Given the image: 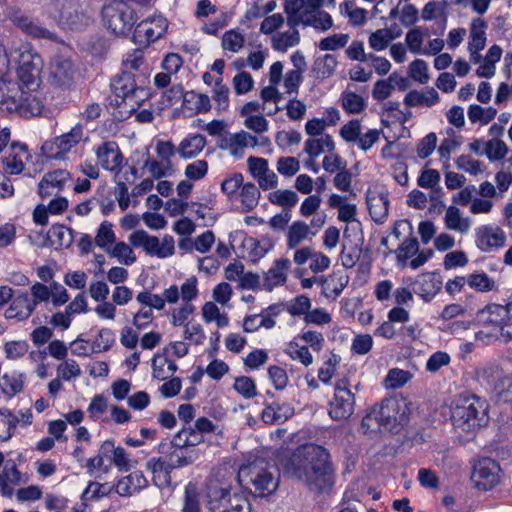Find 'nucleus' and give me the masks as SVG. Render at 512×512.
Returning a JSON list of instances; mask_svg holds the SVG:
<instances>
[{
    "mask_svg": "<svg viewBox=\"0 0 512 512\" xmlns=\"http://www.w3.org/2000/svg\"><path fill=\"white\" fill-rule=\"evenodd\" d=\"M16 64L10 66L6 49L0 46V110L23 117L38 116L44 105L39 97L44 62L41 55L28 43L10 48Z\"/></svg>",
    "mask_w": 512,
    "mask_h": 512,
    "instance_id": "obj_1",
    "label": "nucleus"
},
{
    "mask_svg": "<svg viewBox=\"0 0 512 512\" xmlns=\"http://www.w3.org/2000/svg\"><path fill=\"white\" fill-rule=\"evenodd\" d=\"M284 472L304 484L309 490L321 492L333 484V470L329 453L321 446L304 444L289 457L281 460Z\"/></svg>",
    "mask_w": 512,
    "mask_h": 512,
    "instance_id": "obj_2",
    "label": "nucleus"
},
{
    "mask_svg": "<svg viewBox=\"0 0 512 512\" xmlns=\"http://www.w3.org/2000/svg\"><path fill=\"white\" fill-rule=\"evenodd\" d=\"M237 478L241 485H251L253 492L261 497L273 494L280 482L277 468L260 458L242 465Z\"/></svg>",
    "mask_w": 512,
    "mask_h": 512,
    "instance_id": "obj_3",
    "label": "nucleus"
},
{
    "mask_svg": "<svg viewBox=\"0 0 512 512\" xmlns=\"http://www.w3.org/2000/svg\"><path fill=\"white\" fill-rule=\"evenodd\" d=\"M206 507L210 512H250L246 497L231 493L230 484L217 478H210L204 486Z\"/></svg>",
    "mask_w": 512,
    "mask_h": 512,
    "instance_id": "obj_4",
    "label": "nucleus"
},
{
    "mask_svg": "<svg viewBox=\"0 0 512 512\" xmlns=\"http://www.w3.org/2000/svg\"><path fill=\"white\" fill-rule=\"evenodd\" d=\"M453 424L464 432H473L487 420V403L476 395L461 396L452 412Z\"/></svg>",
    "mask_w": 512,
    "mask_h": 512,
    "instance_id": "obj_5",
    "label": "nucleus"
},
{
    "mask_svg": "<svg viewBox=\"0 0 512 512\" xmlns=\"http://www.w3.org/2000/svg\"><path fill=\"white\" fill-rule=\"evenodd\" d=\"M325 345V338L316 330H303L284 346L283 352L292 361L309 367L314 363L313 352H320Z\"/></svg>",
    "mask_w": 512,
    "mask_h": 512,
    "instance_id": "obj_6",
    "label": "nucleus"
},
{
    "mask_svg": "<svg viewBox=\"0 0 512 512\" xmlns=\"http://www.w3.org/2000/svg\"><path fill=\"white\" fill-rule=\"evenodd\" d=\"M302 0H284L283 10L292 24L310 27L318 33H326L334 27V19L325 10L309 6L302 14H296L302 5Z\"/></svg>",
    "mask_w": 512,
    "mask_h": 512,
    "instance_id": "obj_7",
    "label": "nucleus"
},
{
    "mask_svg": "<svg viewBox=\"0 0 512 512\" xmlns=\"http://www.w3.org/2000/svg\"><path fill=\"white\" fill-rule=\"evenodd\" d=\"M512 317V301L506 305L496 303L488 304L476 314V323L488 331L480 330L475 338L483 343L498 339V330L505 321Z\"/></svg>",
    "mask_w": 512,
    "mask_h": 512,
    "instance_id": "obj_8",
    "label": "nucleus"
},
{
    "mask_svg": "<svg viewBox=\"0 0 512 512\" xmlns=\"http://www.w3.org/2000/svg\"><path fill=\"white\" fill-rule=\"evenodd\" d=\"M47 10L63 29L69 31H81L92 23L91 16L71 0H57Z\"/></svg>",
    "mask_w": 512,
    "mask_h": 512,
    "instance_id": "obj_9",
    "label": "nucleus"
},
{
    "mask_svg": "<svg viewBox=\"0 0 512 512\" xmlns=\"http://www.w3.org/2000/svg\"><path fill=\"white\" fill-rule=\"evenodd\" d=\"M128 241L133 247L141 248L150 257L167 259L175 254V240L168 234L158 237L140 229L132 232L128 236Z\"/></svg>",
    "mask_w": 512,
    "mask_h": 512,
    "instance_id": "obj_10",
    "label": "nucleus"
},
{
    "mask_svg": "<svg viewBox=\"0 0 512 512\" xmlns=\"http://www.w3.org/2000/svg\"><path fill=\"white\" fill-rule=\"evenodd\" d=\"M199 282L196 276L187 277L179 286L178 302L181 305L173 308L169 314V322L173 327H183L188 324V319L195 312V306L192 304L200 295Z\"/></svg>",
    "mask_w": 512,
    "mask_h": 512,
    "instance_id": "obj_11",
    "label": "nucleus"
},
{
    "mask_svg": "<svg viewBox=\"0 0 512 512\" xmlns=\"http://www.w3.org/2000/svg\"><path fill=\"white\" fill-rule=\"evenodd\" d=\"M104 26L117 36L128 34L135 22L132 8L122 0L106 4L102 9Z\"/></svg>",
    "mask_w": 512,
    "mask_h": 512,
    "instance_id": "obj_12",
    "label": "nucleus"
},
{
    "mask_svg": "<svg viewBox=\"0 0 512 512\" xmlns=\"http://www.w3.org/2000/svg\"><path fill=\"white\" fill-rule=\"evenodd\" d=\"M88 140L84 128L76 124L70 131L45 141L41 147L42 153L51 160H66L67 155L81 142Z\"/></svg>",
    "mask_w": 512,
    "mask_h": 512,
    "instance_id": "obj_13",
    "label": "nucleus"
},
{
    "mask_svg": "<svg viewBox=\"0 0 512 512\" xmlns=\"http://www.w3.org/2000/svg\"><path fill=\"white\" fill-rule=\"evenodd\" d=\"M112 89L117 98L125 102L131 110L139 107L149 97L148 90L142 82H137L135 74L124 71L112 82Z\"/></svg>",
    "mask_w": 512,
    "mask_h": 512,
    "instance_id": "obj_14",
    "label": "nucleus"
},
{
    "mask_svg": "<svg viewBox=\"0 0 512 512\" xmlns=\"http://www.w3.org/2000/svg\"><path fill=\"white\" fill-rule=\"evenodd\" d=\"M409 413V403L406 399H386L376 411L378 425L389 431H395L407 420Z\"/></svg>",
    "mask_w": 512,
    "mask_h": 512,
    "instance_id": "obj_15",
    "label": "nucleus"
},
{
    "mask_svg": "<svg viewBox=\"0 0 512 512\" xmlns=\"http://www.w3.org/2000/svg\"><path fill=\"white\" fill-rule=\"evenodd\" d=\"M382 133L380 129H368L363 132L359 119L349 120L339 130V136L345 142L355 144L362 152L369 151L380 140Z\"/></svg>",
    "mask_w": 512,
    "mask_h": 512,
    "instance_id": "obj_16",
    "label": "nucleus"
},
{
    "mask_svg": "<svg viewBox=\"0 0 512 512\" xmlns=\"http://www.w3.org/2000/svg\"><path fill=\"white\" fill-rule=\"evenodd\" d=\"M395 254L398 267L416 270L431 259L434 252L431 249L420 250L416 238H406L398 246Z\"/></svg>",
    "mask_w": 512,
    "mask_h": 512,
    "instance_id": "obj_17",
    "label": "nucleus"
},
{
    "mask_svg": "<svg viewBox=\"0 0 512 512\" xmlns=\"http://www.w3.org/2000/svg\"><path fill=\"white\" fill-rule=\"evenodd\" d=\"M355 397L349 388L347 379L336 381L334 396L329 403V415L334 420H346L354 412Z\"/></svg>",
    "mask_w": 512,
    "mask_h": 512,
    "instance_id": "obj_18",
    "label": "nucleus"
},
{
    "mask_svg": "<svg viewBox=\"0 0 512 512\" xmlns=\"http://www.w3.org/2000/svg\"><path fill=\"white\" fill-rule=\"evenodd\" d=\"M506 240L505 231L496 224H484L475 229L476 246L484 253L499 250L505 246Z\"/></svg>",
    "mask_w": 512,
    "mask_h": 512,
    "instance_id": "obj_19",
    "label": "nucleus"
},
{
    "mask_svg": "<svg viewBox=\"0 0 512 512\" xmlns=\"http://www.w3.org/2000/svg\"><path fill=\"white\" fill-rule=\"evenodd\" d=\"M259 145L258 138L245 130L236 133H228L221 137L218 147L226 151L231 157L241 159L246 148H254Z\"/></svg>",
    "mask_w": 512,
    "mask_h": 512,
    "instance_id": "obj_20",
    "label": "nucleus"
},
{
    "mask_svg": "<svg viewBox=\"0 0 512 512\" xmlns=\"http://www.w3.org/2000/svg\"><path fill=\"white\" fill-rule=\"evenodd\" d=\"M472 479L479 489H491L499 482L500 467L491 458L480 459L474 466Z\"/></svg>",
    "mask_w": 512,
    "mask_h": 512,
    "instance_id": "obj_21",
    "label": "nucleus"
},
{
    "mask_svg": "<svg viewBox=\"0 0 512 512\" xmlns=\"http://www.w3.org/2000/svg\"><path fill=\"white\" fill-rule=\"evenodd\" d=\"M247 167L250 175L257 181L261 189L270 190L277 187L278 176L270 169L268 160L250 156L247 159Z\"/></svg>",
    "mask_w": 512,
    "mask_h": 512,
    "instance_id": "obj_22",
    "label": "nucleus"
},
{
    "mask_svg": "<svg viewBox=\"0 0 512 512\" xmlns=\"http://www.w3.org/2000/svg\"><path fill=\"white\" fill-rule=\"evenodd\" d=\"M75 72L71 59L62 55L55 56L49 64V81L52 85L67 87L73 82Z\"/></svg>",
    "mask_w": 512,
    "mask_h": 512,
    "instance_id": "obj_23",
    "label": "nucleus"
},
{
    "mask_svg": "<svg viewBox=\"0 0 512 512\" xmlns=\"http://www.w3.org/2000/svg\"><path fill=\"white\" fill-rule=\"evenodd\" d=\"M178 290L179 286L172 284L166 287L161 295L153 294L148 291H142L137 294L136 300L149 309L161 311L165 308L166 304L175 305L178 303Z\"/></svg>",
    "mask_w": 512,
    "mask_h": 512,
    "instance_id": "obj_24",
    "label": "nucleus"
},
{
    "mask_svg": "<svg viewBox=\"0 0 512 512\" xmlns=\"http://www.w3.org/2000/svg\"><path fill=\"white\" fill-rule=\"evenodd\" d=\"M366 203L371 218L377 224H383L388 218L389 198L384 189H369L366 195Z\"/></svg>",
    "mask_w": 512,
    "mask_h": 512,
    "instance_id": "obj_25",
    "label": "nucleus"
},
{
    "mask_svg": "<svg viewBox=\"0 0 512 512\" xmlns=\"http://www.w3.org/2000/svg\"><path fill=\"white\" fill-rule=\"evenodd\" d=\"M486 30L487 23L481 19L476 18L471 21L468 41V51L470 60L473 63L480 62L482 51L486 46Z\"/></svg>",
    "mask_w": 512,
    "mask_h": 512,
    "instance_id": "obj_26",
    "label": "nucleus"
},
{
    "mask_svg": "<svg viewBox=\"0 0 512 512\" xmlns=\"http://www.w3.org/2000/svg\"><path fill=\"white\" fill-rule=\"evenodd\" d=\"M31 159L27 147L24 144H12L3 157L4 169L11 175L20 174Z\"/></svg>",
    "mask_w": 512,
    "mask_h": 512,
    "instance_id": "obj_27",
    "label": "nucleus"
},
{
    "mask_svg": "<svg viewBox=\"0 0 512 512\" xmlns=\"http://www.w3.org/2000/svg\"><path fill=\"white\" fill-rule=\"evenodd\" d=\"M70 178V173L63 169L47 172L38 183L39 195L47 198L58 193L63 190Z\"/></svg>",
    "mask_w": 512,
    "mask_h": 512,
    "instance_id": "obj_28",
    "label": "nucleus"
},
{
    "mask_svg": "<svg viewBox=\"0 0 512 512\" xmlns=\"http://www.w3.org/2000/svg\"><path fill=\"white\" fill-rule=\"evenodd\" d=\"M291 261L287 258L276 259L268 271L264 274L262 287L271 292L274 288L286 283Z\"/></svg>",
    "mask_w": 512,
    "mask_h": 512,
    "instance_id": "obj_29",
    "label": "nucleus"
},
{
    "mask_svg": "<svg viewBox=\"0 0 512 512\" xmlns=\"http://www.w3.org/2000/svg\"><path fill=\"white\" fill-rule=\"evenodd\" d=\"M95 153L98 163L103 169L114 172L121 168L123 158L116 142L102 143L95 149Z\"/></svg>",
    "mask_w": 512,
    "mask_h": 512,
    "instance_id": "obj_30",
    "label": "nucleus"
},
{
    "mask_svg": "<svg viewBox=\"0 0 512 512\" xmlns=\"http://www.w3.org/2000/svg\"><path fill=\"white\" fill-rule=\"evenodd\" d=\"M27 481V475L17 469L14 461H7L0 471V490L4 496L10 497L17 486Z\"/></svg>",
    "mask_w": 512,
    "mask_h": 512,
    "instance_id": "obj_31",
    "label": "nucleus"
},
{
    "mask_svg": "<svg viewBox=\"0 0 512 512\" xmlns=\"http://www.w3.org/2000/svg\"><path fill=\"white\" fill-rule=\"evenodd\" d=\"M442 281L434 272L418 275L413 282V291L424 301H430L441 289Z\"/></svg>",
    "mask_w": 512,
    "mask_h": 512,
    "instance_id": "obj_32",
    "label": "nucleus"
},
{
    "mask_svg": "<svg viewBox=\"0 0 512 512\" xmlns=\"http://www.w3.org/2000/svg\"><path fill=\"white\" fill-rule=\"evenodd\" d=\"M167 28V20L161 15H156L138 24L136 36L144 37L147 42H155L165 34Z\"/></svg>",
    "mask_w": 512,
    "mask_h": 512,
    "instance_id": "obj_33",
    "label": "nucleus"
},
{
    "mask_svg": "<svg viewBox=\"0 0 512 512\" xmlns=\"http://www.w3.org/2000/svg\"><path fill=\"white\" fill-rule=\"evenodd\" d=\"M288 29L285 31H278L271 37V47L273 50L285 53L288 49L297 46L301 41L300 32L298 30L299 24H292L287 19Z\"/></svg>",
    "mask_w": 512,
    "mask_h": 512,
    "instance_id": "obj_34",
    "label": "nucleus"
},
{
    "mask_svg": "<svg viewBox=\"0 0 512 512\" xmlns=\"http://www.w3.org/2000/svg\"><path fill=\"white\" fill-rule=\"evenodd\" d=\"M444 227L461 235H467L472 227V221L455 205H450L443 217Z\"/></svg>",
    "mask_w": 512,
    "mask_h": 512,
    "instance_id": "obj_35",
    "label": "nucleus"
},
{
    "mask_svg": "<svg viewBox=\"0 0 512 512\" xmlns=\"http://www.w3.org/2000/svg\"><path fill=\"white\" fill-rule=\"evenodd\" d=\"M207 145L205 136L198 133L188 134L177 146V154L183 160L195 159Z\"/></svg>",
    "mask_w": 512,
    "mask_h": 512,
    "instance_id": "obj_36",
    "label": "nucleus"
},
{
    "mask_svg": "<svg viewBox=\"0 0 512 512\" xmlns=\"http://www.w3.org/2000/svg\"><path fill=\"white\" fill-rule=\"evenodd\" d=\"M148 480L141 471L132 473L120 478L116 485V493L122 497H130L146 488Z\"/></svg>",
    "mask_w": 512,
    "mask_h": 512,
    "instance_id": "obj_37",
    "label": "nucleus"
},
{
    "mask_svg": "<svg viewBox=\"0 0 512 512\" xmlns=\"http://www.w3.org/2000/svg\"><path fill=\"white\" fill-rule=\"evenodd\" d=\"M36 310L30 296L27 292H22L17 295L11 302L10 306L5 311V316L8 319L26 320Z\"/></svg>",
    "mask_w": 512,
    "mask_h": 512,
    "instance_id": "obj_38",
    "label": "nucleus"
},
{
    "mask_svg": "<svg viewBox=\"0 0 512 512\" xmlns=\"http://www.w3.org/2000/svg\"><path fill=\"white\" fill-rule=\"evenodd\" d=\"M103 455L111 454V462L120 471H127L137 464V461L130 458L126 450L121 446H115L114 441L107 440L101 446Z\"/></svg>",
    "mask_w": 512,
    "mask_h": 512,
    "instance_id": "obj_39",
    "label": "nucleus"
},
{
    "mask_svg": "<svg viewBox=\"0 0 512 512\" xmlns=\"http://www.w3.org/2000/svg\"><path fill=\"white\" fill-rule=\"evenodd\" d=\"M25 379L21 371H7L0 377V390L6 397L12 398L24 390Z\"/></svg>",
    "mask_w": 512,
    "mask_h": 512,
    "instance_id": "obj_40",
    "label": "nucleus"
},
{
    "mask_svg": "<svg viewBox=\"0 0 512 512\" xmlns=\"http://www.w3.org/2000/svg\"><path fill=\"white\" fill-rule=\"evenodd\" d=\"M146 469L153 475V482L156 486L163 488L170 485V473L173 465L162 458H151L146 463Z\"/></svg>",
    "mask_w": 512,
    "mask_h": 512,
    "instance_id": "obj_41",
    "label": "nucleus"
},
{
    "mask_svg": "<svg viewBox=\"0 0 512 512\" xmlns=\"http://www.w3.org/2000/svg\"><path fill=\"white\" fill-rule=\"evenodd\" d=\"M293 414L294 409L290 404L274 402L263 409L261 418L266 424L272 425L285 422Z\"/></svg>",
    "mask_w": 512,
    "mask_h": 512,
    "instance_id": "obj_42",
    "label": "nucleus"
},
{
    "mask_svg": "<svg viewBox=\"0 0 512 512\" xmlns=\"http://www.w3.org/2000/svg\"><path fill=\"white\" fill-rule=\"evenodd\" d=\"M314 236L304 220H296L287 228L286 246L288 249H295L306 240H311Z\"/></svg>",
    "mask_w": 512,
    "mask_h": 512,
    "instance_id": "obj_43",
    "label": "nucleus"
},
{
    "mask_svg": "<svg viewBox=\"0 0 512 512\" xmlns=\"http://www.w3.org/2000/svg\"><path fill=\"white\" fill-rule=\"evenodd\" d=\"M184 109L195 114L208 113L211 108V99L207 94L198 93L193 90L182 93Z\"/></svg>",
    "mask_w": 512,
    "mask_h": 512,
    "instance_id": "obj_44",
    "label": "nucleus"
},
{
    "mask_svg": "<svg viewBox=\"0 0 512 512\" xmlns=\"http://www.w3.org/2000/svg\"><path fill=\"white\" fill-rule=\"evenodd\" d=\"M405 79L396 73H392L388 78L378 80L372 90V96L377 101H384L391 96L396 86L400 89L405 88Z\"/></svg>",
    "mask_w": 512,
    "mask_h": 512,
    "instance_id": "obj_45",
    "label": "nucleus"
},
{
    "mask_svg": "<svg viewBox=\"0 0 512 512\" xmlns=\"http://www.w3.org/2000/svg\"><path fill=\"white\" fill-rule=\"evenodd\" d=\"M335 149V141L330 134L321 137H310L304 142L303 151L315 159L324 152H332Z\"/></svg>",
    "mask_w": 512,
    "mask_h": 512,
    "instance_id": "obj_46",
    "label": "nucleus"
},
{
    "mask_svg": "<svg viewBox=\"0 0 512 512\" xmlns=\"http://www.w3.org/2000/svg\"><path fill=\"white\" fill-rule=\"evenodd\" d=\"M338 65L336 56L324 54L315 58L310 74L317 80H324L331 77Z\"/></svg>",
    "mask_w": 512,
    "mask_h": 512,
    "instance_id": "obj_47",
    "label": "nucleus"
},
{
    "mask_svg": "<svg viewBox=\"0 0 512 512\" xmlns=\"http://www.w3.org/2000/svg\"><path fill=\"white\" fill-rule=\"evenodd\" d=\"M177 370L176 363L165 352L156 353L152 358V375L155 379L164 381Z\"/></svg>",
    "mask_w": 512,
    "mask_h": 512,
    "instance_id": "obj_48",
    "label": "nucleus"
},
{
    "mask_svg": "<svg viewBox=\"0 0 512 512\" xmlns=\"http://www.w3.org/2000/svg\"><path fill=\"white\" fill-rule=\"evenodd\" d=\"M348 282L349 277L345 273L334 272L321 280L322 293L327 298H336L342 293Z\"/></svg>",
    "mask_w": 512,
    "mask_h": 512,
    "instance_id": "obj_49",
    "label": "nucleus"
},
{
    "mask_svg": "<svg viewBox=\"0 0 512 512\" xmlns=\"http://www.w3.org/2000/svg\"><path fill=\"white\" fill-rule=\"evenodd\" d=\"M274 241L267 236L260 238H248L245 247L248 250V257L251 261L257 262L265 257L273 248Z\"/></svg>",
    "mask_w": 512,
    "mask_h": 512,
    "instance_id": "obj_50",
    "label": "nucleus"
},
{
    "mask_svg": "<svg viewBox=\"0 0 512 512\" xmlns=\"http://www.w3.org/2000/svg\"><path fill=\"white\" fill-rule=\"evenodd\" d=\"M230 90L223 83L222 77H217L211 90V101L214 102V109L217 114L225 113L230 106Z\"/></svg>",
    "mask_w": 512,
    "mask_h": 512,
    "instance_id": "obj_51",
    "label": "nucleus"
},
{
    "mask_svg": "<svg viewBox=\"0 0 512 512\" xmlns=\"http://www.w3.org/2000/svg\"><path fill=\"white\" fill-rule=\"evenodd\" d=\"M12 20L19 29L31 37L45 39H52L53 37V34L49 30L39 26L24 14H15Z\"/></svg>",
    "mask_w": 512,
    "mask_h": 512,
    "instance_id": "obj_52",
    "label": "nucleus"
},
{
    "mask_svg": "<svg viewBox=\"0 0 512 512\" xmlns=\"http://www.w3.org/2000/svg\"><path fill=\"white\" fill-rule=\"evenodd\" d=\"M133 248L130 242L128 244L124 241H116L107 249L106 254L110 258L116 259L120 264L130 266L137 261Z\"/></svg>",
    "mask_w": 512,
    "mask_h": 512,
    "instance_id": "obj_53",
    "label": "nucleus"
},
{
    "mask_svg": "<svg viewBox=\"0 0 512 512\" xmlns=\"http://www.w3.org/2000/svg\"><path fill=\"white\" fill-rule=\"evenodd\" d=\"M201 316L205 323H215L218 328H225L229 325V317L222 312L217 303L208 301L201 308Z\"/></svg>",
    "mask_w": 512,
    "mask_h": 512,
    "instance_id": "obj_54",
    "label": "nucleus"
},
{
    "mask_svg": "<svg viewBox=\"0 0 512 512\" xmlns=\"http://www.w3.org/2000/svg\"><path fill=\"white\" fill-rule=\"evenodd\" d=\"M439 94L434 88H428L422 92L411 91L405 96V103L408 106H433L439 102Z\"/></svg>",
    "mask_w": 512,
    "mask_h": 512,
    "instance_id": "obj_55",
    "label": "nucleus"
},
{
    "mask_svg": "<svg viewBox=\"0 0 512 512\" xmlns=\"http://www.w3.org/2000/svg\"><path fill=\"white\" fill-rule=\"evenodd\" d=\"M202 497L205 498L204 489L200 492L196 485L187 484L184 490L181 512H201L200 500Z\"/></svg>",
    "mask_w": 512,
    "mask_h": 512,
    "instance_id": "obj_56",
    "label": "nucleus"
},
{
    "mask_svg": "<svg viewBox=\"0 0 512 512\" xmlns=\"http://www.w3.org/2000/svg\"><path fill=\"white\" fill-rule=\"evenodd\" d=\"M245 42V35L241 31L230 29L223 33L221 47L225 52L237 54L244 48Z\"/></svg>",
    "mask_w": 512,
    "mask_h": 512,
    "instance_id": "obj_57",
    "label": "nucleus"
},
{
    "mask_svg": "<svg viewBox=\"0 0 512 512\" xmlns=\"http://www.w3.org/2000/svg\"><path fill=\"white\" fill-rule=\"evenodd\" d=\"M427 29L423 26H416L410 29L405 35V45L412 54L422 55L424 40L427 37Z\"/></svg>",
    "mask_w": 512,
    "mask_h": 512,
    "instance_id": "obj_58",
    "label": "nucleus"
},
{
    "mask_svg": "<svg viewBox=\"0 0 512 512\" xmlns=\"http://www.w3.org/2000/svg\"><path fill=\"white\" fill-rule=\"evenodd\" d=\"M275 320L266 313L247 315L243 319L242 327L246 333H253L261 327L272 329L275 326Z\"/></svg>",
    "mask_w": 512,
    "mask_h": 512,
    "instance_id": "obj_59",
    "label": "nucleus"
},
{
    "mask_svg": "<svg viewBox=\"0 0 512 512\" xmlns=\"http://www.w3.org/2000/svg\"><path fill=\"white\" fill-rule=\"evenodd\" d=\"M143 168L156 179L171 176L174 172L172 161H164L159 158H148L144 162Z\"/></svg>",
    "mask_w": 512,
    "mask_h": 512,
    "instance_id": "obj_60",
    "label": "nucleus"
},
{
    "mask_svg": "<svg viewBox=\"0 0 512 512\" xmlns=\"http://www.w3.org/2000/svg\"><path fill=\"white\" fill-rule=\"evenodd\" d=\"M342 108L349 114H360L366 107V100L359 94L351 91H344L340 97Z\"/></svg>",
    "mask_w": 512,
    "mask_h": 512,
    "instance_id": "obj_61",
    "label": "nucleus"
},
{
    "mask_svg": "<svg viewBox=\"0 0 512 512\" xmlns=\"http://www.w3.org/2000/svg\"><path fill=\"white\" fill-rule=\"evenodd\" d=\"M116 242V234L113 230V225L109 221H103L94 238V243L103 251H107Z\"/></svg>",
    "mask_w": 512,
    "mask_h": 512,
    "instance_id": "obj_62",
    "label": "nucleus"
},
{
    "mask_svg": "<svg viewBox=\"0 0 512 512\" xmlns=\"http://www.w3.org/2000/svg\"><path fill=\"white\" fill-rule=\"evenodd\" d=\"M342 16L346 17L353 26H362L367 21V10L356 6L352 2H345L339 6Z\"/></svg>",
    "mask_w": 512,
    "mask_h": 512,
    "instance_id": "obj_63",
    "label": "nucleus"
},
{
    "mask_svg": "<svg viewBox=\"0 0 512 512\" xmlns=\"http://www.w3.org/2000/svg\"><path fill=\"white\" fill-rule=\"evenodd\" d=\"M241 205L245 211H251L259 202V188L251 182L242 185L239 193Z\"/></svg>",
    "mask_w": 512,
    "mask_h": 512,
    "instance_id": "obj_64",
    "label": "nucleus"
}]
</instances>
